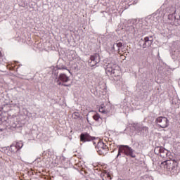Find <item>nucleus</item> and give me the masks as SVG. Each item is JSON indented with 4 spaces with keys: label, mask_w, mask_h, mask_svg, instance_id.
Masks as SVG:
<instances>
[{
    "label": "nucleus",
    "mask_w": 180,
    "mask_h": 180,
    "mask_svg": "<svg viewBox=\"0 0 180 180\" xmlns=\"http://www.w3.org/2000/svg\"><path fill=\"white\" fill-rule=\"evenodd\" d=\"M105 72L108 75H111L112 77H120L122 74L120 67L113 63L107 65Z\"/></svg>",
    "instance_id": "2"
},
{
    "label": "nucleus",
    "mask_w": 180,
    "mask_h": 180,
    "mask_svg": "<svg viewBox=\"0 0 180 180\" xmlns=\"http://www.w3.org/2000/svg\"><path fill=\"white\" fill-rule=\"evenodd\" d=\"M112 50H115V44H113V46H112Z\"/></svg>",
    "instance_id": "18"
},
{
    "label": "nucleus",
    "mask_w": 180,
    "mask_h": 180,
    "mask_svg": "<svg viewBox=\"0 0 180 180\" xmlns=\"http://www.w3.org/2000/svg\"><path fill=\"white\" fill-rule=\"evenodd\" d=\"M23 147V143L21 141L16 142L11 145L8 151L11 153L12 155L15 154L20 149Z\"/></svg>",
    "instance_id": "8"
},
{
    "label": "nucleus",
    "mask_w": 180,
    "mask_h": 180,
    "mask_svg": "<svg viewBox=\"0 0 180 180\" xmlns=\"http://www.w3.org/2000/svg\"><path fill=\"white\" fill-rule=\"evenodd\" d=\"M70 81V77L65 73H60L58 77L57 84L58 85H62L63 86H70V84H66Z\"/></svg>",
    "instance_id": "4"
},
{
    "label": "nucleus",
    "mask_w": 180,
    "mask_h": 180,
    "mask_svg": "<svg viewBox=\"0 0 180 180\" xmlns=\"http://www.w3.org/2000/svg\"><path fill=\"white\" fill-rule=\"evenodd\" d=\"M58 70H68V68L66 66H63V67L59 68Z\"/></svg>",
    "instance_id": "17"
},
{
    "label": "nucleus",
    "mask_w": 180,
    "mask_h": 180,
    "mask_svg": "<svg viewBox=\"0 0 180 180\" xmlns=\"http://www.w3.org/2000/svg\"><path fill=\"white\" fill-rule=\"evenodd\" d=\"M98 111H100V112H102V113H106L107 112V111L105 109L104 105H101V106L100 107V109H98Z\"/></svg>",
    "instance_id": "15"
},
{
    "label": "nucleus",
    "mask_w": 180,
    "mask_h": 180,
    "mask_svg": "<svg viewBox=\"0 0 180 180\" xmlns=\"http://www.w3.org/2000/svg\"><path fill=\"white\" fill-rule=\"evenodd\" d=\"M115 44L118 48L117 51L119 55L123 56L124 57L128 56V53H129L128 49H127L126 46H124V45H123V43L117 41Z\"/></svg>",
    "instance_id": "7"
},
{
    "label": "nucleus",
    "mask_w": 180,
    "mask_h": 180,
    "mask_svg": "<svg viewBox=\"0 0 180 180\" xmlns=\"http://www.w3.org/2000/svg\"><path fill=\"white\" fill-rule=\"evenodd\" d=\"M0 57H2V53L1 51H0Z\"/></svg>",
    "instance_id": "19"
},
{
    "label": "nucleus",
    "mask_w": 180,
    "mask_h": 180,
    "mask_svg": "<svg viewBox=\"0 0 180 180\" xmlns=\"http://www.w3.org/2000/svg\"><path fill=\"white\" fill-rule=\"evenodd\" d=\"M108 150H109V149H108L107 145H105L104 143H103V142L98 143L97 153L98 155L104 156L108 153Z\"/></svg>",
    "instance_id": "6"
},
{
    "label": "nucleus",
    "mask_w": 180,
    "mask_h": 180,
    "mask_svg": "<svg viewBox=\"0 0 180 180\" xmlns=\"http://www.w3.org/2000/svg\"><path fill=\"white\" fill-rule=\"evenodd\" d=\"M93 119L96 122H98L100 120H102V118L100 117L98 114H96L95 115H93Z\"/></svg>",
    "instance_id": "14"
},
{
    "label": "nucleus",
    "mask_w": 180,
    "mask_h": 180,
    "mask_svg": "<svg viewBox=\"0 0 180 180\" xmlns=\"http://www.w3.org/2000/svg\"><path fill=\"white\" fill-rule=\"evenodd\" d=\"M158 150L159 154H160V157L165 159L167 158V155H168V150H166L165 148H156L155 149V151Z\"/></svg>",
    "instance_id": "10"
},
{
    "label": "nucleus",
    "mask_w": 180,
    "mask_h": 180,
    "mask_svg": "<svg viewBox=\"0 0 180 180\" xmlns=\"http://www.w3.org/2000/svg\"><path fill=\"white\" fill-rule=\"evenodd\" d=\"M80 117V114L78 112H75L72 114V117L75 119V120H77L78 118H79Z\"/></svg>",
    "instance_id": "16"
},
{
    "label": "nucleus",
    "mask_w": 180,
    "mask_h": 180,
    "mask_svg": "<svg viewBox=\"0 0 180 180\" xmlns=\"http://www.w3.org/2000/svg\"><path fill=\"white\" fill-rule=\"evenodd\" d=\"M99 63L97 60V55H91L90 59L89 60V65L91 68L96 66Z\"/></svg>",
    "instance_id": "11"
},
{
    "label": "nucleus",
    "mask_w": 180,
    "mask_h": 180,
    "mask_svg": "<svg viewBox=\"0 0 180 180\" xmlns=\"http://www.w3.org/2000/svg\"><path fill=\"white\" fill-rule=\"evenodd\" d=\"M160 167L165 169L167 172H169L171 174H176L178 173V169L179 168V160H165L160 163Z\"/></svg>",
    "instance_id": "1"
},
{
    "label": "nucleus",
    "mask_w": 180,
    "mask_h": 180,
    "mask_svg": "<svg viewBox=\"0 0 180 180\" xmlns=\"http://www.w3.org/2000/svg\"><path fill=\"white\" fill-rule=\"evenodd\" d=\"M155 123L162 129H165L169 126V120L166 117H158Z\"/></svg>",
    "instance_id": "5"
},
{
    "label": "nucleus",
    "mask_w": 180,
    "mask_h": 180,
    "mask_svg": "<svg viewBox=\"0 0 180 180\" xmlns=\"http://www.w3.org/2000/svg\"><path fill=\"white\" fill-rule=\"evenodd\" d=\"M101 176L103 180H111V176L105 171L101 172Z\"/></svg>",
    "instance_id": "13"
},
{
    "label": "nucleus",
    "mask_w": 180,
    "mask_h": 180,
    "mask_svg": "<svg viewBox=\"0 0 180 180\" xmlns=\"http://www.w3.org/2000/svg\"><path fill=\"white\" fill-rule=\"evenodd\" d=\"M91 141V136L88 133H82L80 135V141L85 143Z\"/></svg>",
    "instance_id": "12"
},
{
    "label": "nucleus",
    "mask_w": 180,
    "mask_h": 180,
    "mask_svg": "<svg viewBox=\"0 0 180 180\" xmlns=\"http://www.w3.org/2000/svg\"><path fill=\"white\" fill-rule=\"evenodd\" d=\"M140 46L143 49L150 47L153 44V40L150 39L148 37H146L144 39H141L139 41Z\"/></svg>",
    "instance_id": "9"
},
{
    "label": "nucleus",
    "mask_w": 180,
    "mask_h": 180,
    "mask_svg": "<svg viewBox=\"0 0 180 180\" xmlns=\"http://www.w3.org/2000/svg\"><path fill=\"white\" fill-rule=\"evenodd\" d=\"M122 154H124L127 156H129L132 158H136V155L134 154V150L131 148H129V146H127L120 145V146H119L117 158L122 156Z\"/></svg>",
    "instance_id": "3"
}]
</instances>
